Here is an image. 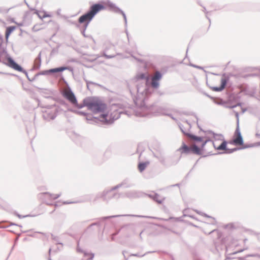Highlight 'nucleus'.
I'll use <instances>...</instances> for the list:
<instances>
[{"label": "nucleus", "mask_w": 260, "mask_h": 260, "mask_svg": "<svg viewBox=\"0 0 260 260\" xmlns=\"http://www.w3.org/2000/svg\"><path fill=\"white\" fill-rule=\"evenodd\" d=\"M148 87L145 86H139L137 87V94L135 101V104L140 108H143L146 110L148 111V113L152 114L154 115H165L167 116L171 115V114H168L166 113V109L161 107L158 106L156 104L150 105L149 106L146 105L145 101L147 98L148 95Z\"/></svg>", "instance_id": "1"}, {"label": "nucleus", "mask_w": 260, "mask_h": 260, "mask_svg": "<svg viewBox=\"0 0 260 260\" xmlns=\"http://www.w3.org/2000/svg\"><path fill=\"white\" fill-rule=\"evenodd\" d=\"M105 6L100 3H96L91 5L88 11L84 14L80 16L78 18V23L83 24L82 28L84 31H86L89 23L93 19L94 16L101 10H105Z\"/></svg>", "instance_id": "2"}, {"label": "nucleus", "mask_w": 260, "mask_h": 260, "mask_svg": "<svg viewBox=\"0 0 260 260\" xmlns=\"http://www.w3.org/2000/svg\"><path fill=\"white\" fill-rule=\"evenodd\" d=\"M133 185L129 178H126L121 183L113 187L109 190H104L103 192H99L95 195H90L89 200L94 202L99 198H103L104 200H107L112 198H117L118 196L113 192L115 189L122 186L125 188H129Z\"/></svg>", "instance_id": "3"}, {"label": "nucleus", "mask_w": 260, "mask_h": 260, "mask_svg": "<svg viewBox=\"0 0 260 260\" xmlns=\"http://www.w3.org/2000/svg\"><path fill=\"white\" fill-rule=\"evenodd\" d=\"M108 114L107 113H102L100 114L99 117L93 116L92 114L86 113L85 115L86 119L89 124H99L108 125L112 123L114 120L117 119L118 117L114 119H108Z\"/></svg>", "instance_id": "4"}, {"label": "nucleus", "mask_w": 260, "mask_h": 260, "mask_svg": "<svg viewBox=\"0 0 260 260\" xmlns=\"http://www.w3.org/2000/svg\"><path fill=\"white\" fill-rule=\"evenodd\" d=\"M45 109L42 111L43 119L46 121L54 120L57 116L59 107L55 104L47 105L44 107Z\"/></svg>", "instance_id": "5"}, {"label": "nucleus", "mask_w": 260, "mask_h": 260, "mask_svg": "<svg viewBox=\"0 0 260 260\" xmlns=\"http://www.w3.org/2000/svg\"><path fill=\"white\" fill-rule=\"evenodd\" d=\"M107 104L101 100H93L90 98L89 109L93 114L104 113L107 109Z\"/></svg>", "instance_id": "6"}, {"label": "nucleus", "mask_w": 260, "mask_h": 260, "mask_svg": "<svg viewBox=\"0 0 260 260\" xmlns=\"http://www.w3.org/2000/svg\"><path fill=\"white\" fill-rule=\"evenodd\" d=\"M177 150L180 152L182 154H194L201 155L199 147L196 144H193L192 146H189L184 142H183L181 146Z\"/></svg>", "instance_id": "7"}, {"label": "nucleus", "mask_w": 260, "mask_h": 260, "mask_svg": "<svg viewBox=\"0 0 260 260\" xmlns=\"http://www.w3.org/2000/svg\"><path fill=\"white\" fill-rule=\"evenodd\" d=\"M7 55L8 56L7 57V62H3V63L16 71L24 73L28 80L31 82V78L29 77L27 71L20 64L17 63L9 54H7Z\"/></svg>", "instance_id": "8"}, {"label": "nucleus", "mask_w": 260, "mask_h": 260, "mask_svg": "<svg viewBox=\"0 0 260 260\" xmlns=\"http://www.w3.org/2000/svg\"><path fill=\"white\" fill-rule=\"evenodd\" d=\"M107 5L109 7V9L110 10L112 11L114 13L120 14L122 15L124 20L125 25H127V19H126V16L125 13L121 9H120L119 7L116 6V5L115 4L113 3L112 2H111L110 1H108Z\"/></svg>", "instance_id": "9"}, {"label": "nucleus", "mask_w": 260, "mask_h": 260, "mask_svg": "<svg viewBox=\"0 0 260 260\" xmlns=\"http://www.w3.org/2000/svg\"><path fill=\"white\" fill-rule=\"evenodd\" d=\"M229 80V78L228 77H226L223 78H222L221 80V83H220V85L219 86H218V87H217V86L211 87L210 88L212 89V90H213L214 91H217V92L221 91L225 88Z\"/></svg>", "instance_id": "10"}, {"label": "nucleus", "mask_w": 260, "mask_h": 260, "mask_svg": "<svg viewBox=\"0 0 260 260\" xmlns=\"http://www.w3.org/2000/svg\"><path fill=\"white\" fill-rule=\"evenodd\" d=\"M63 96L67 99L72 105L73 104H77V98L72 90L68 92H65L63 94Z\"/></svg>", "instance_id": "11"}, {"label": "nucleus", "mask_w": 260, "mask_h": 260, "mask_svg": "<svg viewBox=\"0 0 260 260\" xmlns=\"http://www.w3.org/2000/svg\"><path fill=\"white\" fill-rule=\"evenodd\" d=\"M135 78L137 80H142V79H145L146 81H145V83L144 85H137V88L138 87V86H147V87H148V94H150L151 93V92L150 91V89H149V87L148 86L147 84V83L148 82V77L146 76L145 75V74L144 73H141L140 74H137L136 77H135Z\"/></svg>", "instance_id": "12"}, {"label": "nucleus", "mask_w": 260, "mask_h": 260, "mask_svg": "<svg viewBox=\"0 0 260 260\" xmlns=\"http://www.w3.org/2000/svg\"><path fill=\"white\" fill-rule=\"evenodd\" d=\"M240 150H241V148L240 147H236V148L230 149V148H228L227 147V145H226V148L223 150L225 151L224 152H218L217 153H216L215 154H224V153L231 154L236 151ZM214 154H212L211 152H210L208 153V155H204L203 157H206L207 156L212 155H214Z\"/></svg>", "instance_id": "13"}, {"label": "nucleus", "mask_w": 260, "mask_h": 260, "mask_svg": "<svg viewBox=\"0 0 260 260\" xmlns=\"http://www.w3.org/2000/svg\"><path fill=\"white\" fill-rule=\"evenodd\" d=\"M236 116L237 118V127L235 132L234 137L236 136L237 138L241 143L243 142V137L241 135V133L240 131L239 125V113L238 112H236Z\"/></svg>", "instance_id": "14"}, {"label": "nucleus", "mask_w": 260, "mask_h": 260, "mask_svg": "<svg viewBox=\"0 0 260 260\" xmlns=\"http://www.w3.org/2000/svg\"><path fill=\"white\" fill-rule=\"evenodd\" d=\"M89 103H90V98L87 97L85 98L83 100L82 104H79L78 103V101H77V104H73V105L75 106L78 109H81L84 107H87L88 109H89Z\"/></svg>", "instance_id": "15"}, {"label": "nucleus", "mask_w": 260, "mask_h": 260, "mask_svg": "<svg viewBox=\"0 0 260 260\" xmlns=\"http://www.w3.org/2000/svg\"><path fill=\"white\" fill-rule=\"evenodd\" d=\"M185 135L191 140L194 141V142L198 143V142H201L203 141V137L201 136H198L194 134H191V133H187L185 134Z\"/></svg>", "instance_id": "16"}, {"label": "nucleus", "mask_w": 260, "mask_h": 260, "mask_svg": "<svg viewBox=\"0 0 260 260\" xmlns=\"http://www.w3.org/2000/svg\"><path fill=\"white\" fill-rule=\"evenodd\" d=\"M32 16L30 12H26L23 17V21L26 25H28L31 23Z\"/></svg>", "instance_id": "17"}, {"label": "nucleus", "mask_w": 260, "mask_h": 260, "mask_svg": "<svg viewBox=\"0 0 260 260\" xmlns=\"http://www.w3.org/2000/svg\"><path fill=\"white\" fill-rule=\"evenodd\" d=\"M16 28V26H10L6 28V32H5V39L6 42L8 41V39L10 35L13 32V31L15 30Z\"/></svg>", "instance_id": "18"}, {"label": "nucleus", "mask_w": 260, "mask_h": 260, "mask_svg": "<svg viewBox=\"0 0 260 260\" xmlns=\"http://www.w3.org/2000/svg\"><path fill=\"white\" fill-rule=\"evenodd\" d=\"M212 143L215 149L217 150H223L226 148V145H227L228 142L225 140H223L222 143L217 147L216 146L214 142H213Z\"/></svg>", "instance_id": "19"}, {"label": "nucleus", "mask_w": 260, "mask_h": 260, "mask_svg": "<svg viewBox=\"0 0 260 260\" xmlns=\"http://www.w3.org/2000/svg\"><path fill=\"white\" fill-rule=\"evenodd\" d=\"M149 198L153 200L154 201L158 204H161L162 202V200H158L159 194L157 193H153L152 194H147Z\"/></svg>", "instance_id": "20"}, {"label": "nucleus", "mask_w": 260, "mask_h": 260, "mask_svg": "<svg viewBox=\"0 0 260 260\" xmlns=\"http://www.w3.org/2000/svg\"><path fill=\"white\" fill-rule=\"evenodd\" d=\"M149 164V162L148 161L141 162L139 163L138 166L139 171L141 173L144 171Z\"/></svg>", "instance_id": "21"}, {"label": "nucleus", "mask_w": 260, "mask_h": 260, "mask_svg": "<svg viewBox=\"0 0 260 260\" xmlns=\"http://www.w3.org/2000/svg\"><path fill=\"white\" fill-rule=\"evenodd\" d=\"M65 68L64 66L59 67L58 68H55L50 69L51 74H55L57 73H61L65 71Z\"/></svg>", "instance_id": "22"}, {"label": "nucleus", "mask_w": 260, "mask_h": 260, "mask_svg": "<svg viewBox=\"0 0 260 260\" xmlns=\"http://www.w3.org/2000/svg\"><path fill=\"white\" fill-rule=\"evenodd\" d=\"M42 194L43 195L46 196L53 200H56V199H58L60 196V194H51L48 192H44Z\"/></svg>", "instance_id": "23"}, {"label": "nucleus", "mask_w": 260, "mask_h": 260, "mask_svg": "<svg viewBox=\"0 0 260 260\" xmlns=\"http://www.w3.org/2000/svg\"><path fill=\"white\" fill-rule=\"evenodd\" d=\"M68 111H70L72 113H74L75 114H78V115H82V116H85L86 115V112H83V111H78V110H75V109H68Z\"/></svg>", "instance_id": "24"}, {"label": "nucleus", "mask_w": 260, "mask_h": 260, "mask_svg": "<svg viewBox=\"0 0 260 260\" xmlns=\"http://www.w3.org/2000/svg\"><path fill=\"white\" fill-rule=\"evenodd\" d=\"M196 212L199 214L201 215H202V216H203L204 217L212 218L213 220V222H211L212 224H216V221L215 218L214 217L210 216L207 215V214H206L205 213H203V212H199L198 211H197Z\"/></svg>", "instance_id": "25"}, {"label": "nucleus", "mask_w": 260, "mask_h": 260, "mask_svg": "<svg viewBox=\"0 0 260 260\" xmlns=\"http://www.w3.org/2000/svg\"><path fill=\"white\" fill-rule=\"evenodd\" d=\"M154 156L157 158L158 160L163 165H166V159L165 158V157L164 156H162V155L161 154H159V155H156V154H154Z\"/></svg>", "instance_id": "26"}, {"label": "nucleus", "mask_w": 260, "mask_h": 260, "mask_svg": "<svg viewBox=\"0 0 260 260\" xmlns=\"http://www.w3.org/2000/svg\"><path fill=\"white\" fill-rule=\"evenodd\" d=\"M162 76V75L160 72L156 71L155 75L153 77H152L151 78H152L155 80L159 81L161 79Z\"/></svg>", "instance_id": "27"}, {"label": "nucleus", "mask_w": 260, "mask_h": 260, "mask_svg": "<svg viewBox=\"0 0 260 260\" xmlns=\"http://www.w3.org/2000/svg\"><path fill=\"white\" fill-rule=\"evenodd\" d=\"M152 87L154 89H157L158 88L159 86V81L155 80L152 78H151V83Z\"/></svg>", "instance_id": "28"}, {"label": "nucleus", "mask_w": 260, "mask_h": 260, "mask_svg": "<svg viewBox=\"0 0 260 260\" xmlns=\"http://www.w3.org/2000/svg\"><path fill=\"white\" fill-rule=\"evenodd\" d=\"M84 80H85V81L86 82V85H87V88L88 89L90 90L89 89V85L90 84H92V85H95V86H99V87H102V86L99 84V83H95V82H93L92 81H89L85 79H84Z\"/></svg>", "instance_id": "29"}, {"label": "nucleus", "mask_w": 260, "mask_h": 260, "mask_svg": "<svg viewBox=\"0 0 260 260\" xmlns=\"http://www.w3.org/2000/svg\"><path fill=\"white\" fill-rule=\"evenodd\" d=\"M214 139L216 141H223V140H225L224 138V136L222 134H216L213 135Z\"/></svg>", "instance_id": "30"}, {"label": "nucleus", "mask_w": 260, "mask_h": 260, "mask_svg": "<svg viewBox=\"0 0 260 260\" xmlns=\"http://www.w3.org/2000/svg\"><path fill=\"white\" fill-rule=\"evenodd\" d=\"M229 143L236 146L243 145V142L241 143L237 138L235 137L233 140L229 142Z\"/></svg>", "instance_id": "31"}, {"label": "nucleus", "mask_w": 260, "mask_h": 260, "mask_svg": "<svg viewBox=\"0 0 260 260\" xmlns=\"http://www.w3.org/2000/svg\"><path fill=\"white\" fill-rule=\"evenodd\" d=\"M38 61H39V64L36 67V69H39L41 65V52L39 53L37 57L35 59L36 63H37Z\"/></svg>", "instance_id": "32"}, {"label": "nucleus", "mask_w": 260, "mask_h": 260, "mask_svg": "<svg viewBox=\"0 0 260 260\" xmlns=\"http://www.w3.org/2000/svg\"><path fill=\"white\" fill-rule=\"evenodd\" d=\"M49 74H51L50 69L47 70L42 71L36 74V76H39L40 75H47Z\"/></svg>", "instance_id": "33"}, {"label": "nucleus", "mask_w": 260, "mask_h": 260, "mask_svg": "<svg viewBox=\"0 0 260 260\" xmlns=\"http://www.w3.org/2000/svg\"><path fill=\"white\" fill-rule=\"evenodd\" d=\"M11 225H18L17 224H15L14 223H11L9 224H4V223H3V222L0 223V228L1 229H5V228L10 226Z\"/></svg>", "instance_id": "34"}, {"label": "nucleus", "mask_w": 260, "mask_h": 260, "mask_svg": "<svg viewBox=\"0 0 260 260\" xmlns=\"http://www.w3.org/2000/svg\"><path fill=\"white\" fill-rule=\"evenodd\" d=\"M223 107L228 109H233L235 108V106H234V105H232L231 103L229 102H225Z\"/></svg>", "instance_id": "35"}, {"label": "nucleus", "mask_w": 260, "mask_h": 260, "mask_svg": "<svg viewBox=\"0 0 260 260\" xmlns=\"http://www.w3.org/2000/svg\"><path fill=\"white\" fill-rule=\"evenodd\" d=\"M128 231H132L134 234H136V227L134 225L127 226L125 228Z\"/></svg>", "instance_id": "36"}, {"label": "nucleus", "mask_w": 260, "mask_h": 260, "mask_svg": "<svg viewBox=\"0 0 260 260\" xmlns=\"http://www.w3.org/2000/svg\"><path fill=\"white\" fill-rule=\"evenodd\" d=\"M12 8H6L5 7H0V13H8Z\"/></svg>", "instance_id": "37"}, {"label": "nucleus", "mask_w": 260, "mask_h": 260, "mask_svg": "<svg viewBox=\"0 0 260 260\" xmlns=\"http://www.w3.org/2000/svg\"><path fill=\"white\" fill-rule=\"evenodd\" d=\"M259 76V75L257 74L250 73V74H245V75H243V78H247L248 77H256V76Z\"/></svg>", "instance_id": "38"}, {"label": "nucleus", "mask_w": 260, "mask_h": 260, "mask_svg": "<svg viewBox=\"0 0 260 260\" xmlns=\"http://www.w3.org/2000/svg\"><path fill=\"white\" fill-rule=\"evenodd\" d=\"M242 146V147H240L241 149H244L248 148H251V147H254L253 143L250 144H244L243 143V145H240Z\"/></svg>", "instance_id": "39"}, {"label": "nucleus", "mask_w": 260, "mask_h": 260, "mask_svg": "<svg viewBox=\"0 0 260 260\" xmlns=\"http://www.w3.org/2000/svg\"><path fill=\"white\" fill-rule=\"evenodd\" d=\"M84 254L85 256L90 255V257L88 258L87 260H93V258L94 256V254L93 253H89L87 252H84Z\"/></svg>", "instance_id": "40"}, {"label": "nucleus", "mask_w": 260, "mask_h": 260, "mask_svg": "<svg viewBox=\"0 0 260 260\" xmlns=\"http://www.w3.org/2000/svg\"><path fill=\"white\" fill-rule=\"evenodd\" d=\"M152 252H154V251H148V252H147L146 253H145V254H142V255H139V254H138V253L131 254L130 255V256H136V257H143V256H144V255H145L146 254H147V253H152Z\"/></svg>", "instance_id": "41"}, {"label": "nucleus", "mask_w": 260, "mask_h": 260, "mask_svg": "<svg viewBox=\"0 0 260 260\" xmlns=\"http://www.w3.org/2000/svg\"><path fill=\"white\" fill-rule=\"evenodd\" d=\"M103 56L107 59L113 58L116 56L115 54L108 55L105 52H103Z\"/></svg>", "instance_id": "42"}, {"label": "nucleus", "mask_w": 260, "mask_h": 260, "mask_svg": "<svg viewBox=\"0 0 260 260\" xmlns=\"http://www.w3.org/2000/svg\"><path fill=\"white\" fill-rule=\"evenodd\" d=\"M51 238L53 240L57 242V244H61L62 245V243L59 242V238L57 236H54L53 234H51Z\"/></svg>", "instance_id": "43"}, {"label": "nucleus", "mask_w": 260, "mask_h": 260, "mask_svg": "<svg viewBox=\"0 0 260 260\" xmlns=\"http://www.w3.org/2000/svg\"><path fill=\"white\" fill-rule=\"evenodd\" d=\"M202 144L200 147H199L200 151H201V155L202 154V151L204 150V147L205 145H206V143L203 140V141L201 142Z\"/></svg>", "instance_id": "44"}, {"label": "nucleus", "mask_w": 260, "mask_h": 260, "mask_svg": "<svg viewBox=\"0 0 260 260\" xmlns=\"http://www.w3.org/2000/svg\"><path fill=\"white\" fill-rule=\"evenodd\" d=\"M202 7H203V11L205 13V14H206V18H207V19L209 20V23H210H210H211V19H210V18H209V17L208 16V15H207V14H208V13L209 12H208V11H207L206 9V8H205V7H204V6H202Z\"/></svg>", "instance_id": "45"}, {"label": "nucleus", "mask_w": 260, "mask_h": 260, "mask_svg": "<svg viewBox=\"0 0 260 260\" xmlns=\"http://www.w3.org/2000/svg\"><path fill=\"white\" fill-rule=\"evenodd\" d=\"M225 101H224L222 99H220L219 102H215V103L218 105H222L224 106Z\"/></svg>", "instance_id": "46"}, {"label": "nucleus", "mask_w": 260, "mask_h": 260, "mask_svg": "<svg viewBox=\"0 0 260 260\" xmlns=\"http://www.w3.org/2000/svg\"><path fill=\"white\" fill-rule=\"evenodd\" d=\"M31 10H34L35 11V12L34 13L36 14V15H37V16L41 19V18H42V16H41L40 13H39V11L37 10H35V9H32V8H31L30 9Z\"/></svg>", "instance_id": "47"}, {"label": "nucleus", "mask_w": 260, "mask_h": 260, "mask_svg": "<svg viewBox=\"0 0 260 260\" xmlns=\"http://www.w3.org/2000/svg\"><path fill=\"white\" fill-rule=\"evenodd\" d=\"M51 17V15L47 14L46 12H44V15L42 16V18H41V19L43 20L44 18L46 17Z\"/></svg>", "instance_id": "48"}, {"label": "nucleus", "mask_w": 260, "mask_h": 260, "mask_svg": "<svg viewBox=\"0 0 260 260\" xmlns=\"http://www.w3.org/2000/svg\"><path fill=\"white\" fill-rule=\"evenodd\" d=\"M191 67H192L193 68H195L196 69H203V68L201 67V66H197V65H196V64H192V63H190L189 64Z\"/></svg>", "instance_id": "49"}, {"label": "nucleus", "mask_w": 260, "mask_h": 260, "mask_svg": "<svg viewBox=\"0 0 260 260\" xmlns=\"http://www.w3.org/2000/svg\"><path fill=\"white\" fill-rule=\"evenodd\" d=\"M81 34L83 35V36L85 37V38H87V37H89V38H91V39H92V40L94 41L93 39L92 38V37L91 36H86V34H85V31H83V29H81Z\"/></svg>", "instance_id": "50"}, {"label": "nucleus", "mask_w": 260, "mask_h": 260, "mask_svg": "<svg viewBox=\"0 0 260 260\" xmlns=\"http://www.w3.org/2000/svg\"><path fill=\"white\" fill-rule=\"evenodd\" d=\"M120 216V215H113V216H106V217H103L102 219H109V218H114V217H119Z\"/></svg>", "instance_id": "51"}, {"label": "nucleus", "mask_w": 260, "mask_h": 260, "mask_svg": "<svg viewBox=\"0 0 260 260\" xmlns=\"http://www.w3.org/2000/svg\"><path fill=\"white\" fill-rule=\"evenodd\" d=\"M258 254H247L245 256V257H257L258 256Z\"/></svg>", "instance_id": "52"}, {"label": "nucleus", "mask_w": 260, "mask_h": 260, "mask_svg": "<svg viewBox=\"0 0 260 260\" xmlns=\"http://www.w3.org/2000/svg\"><path fill=\"white\" fill-rule=\"evenodd\" d=\"M204 132L205 133H207L208 134H211L213 136L215 134V133L213 131H211V130H208V131H204Z\"/></svg>", "instance_id": "53"}, {"label": "nucleus", "mask_w": 260, "mask_h": 260, "mask_svg": "<svg viewBox=\"0 0 260 260\" xmlns=\"http://www.w3.org/2000/svg\"><path fill=\"white\" fill-rule=\"evenodd\" d=\"M244 250H245V249H241L239 250L238 251H235V252L231 253V255L236 254L238 253H241V252L244 251Z\"/></svg>", "instance_id": "54"}, {"label": "nucleus", "mask_w": 260, "mask_h": 260, "mask_svg": "<svg viewBox=\"0 0 260 260\" xmlns=\"http://www.w3.org/2000/svg\"><path fill=\"white\" fill-rule=\"evenodd\" d=\"M93 225H98V226H100V223L99 222H94V223H92V224H91L89 226H88V228L93 226Z\"/></svg>", "instance_id": "55"}, {"label": "nucleus", "mask_w": 260, "mask_h": 260, "mask_svg": "<svg viewBox=\"0 0 260 260\" xmlns=\"http://www.w3.org/2000/svg\"><path fill=\"white\" fill-rule=\"evenodd\" d=\"M64 67L65 68H66V69H65V70H69V71H71V72H73V68H72V67H65V66H64Z\"/></svg>", "instance_id": "56"}, {"label": "nucleus", "mask_w": 260, "mask_h": 260, "mask_svg": "<svg viewBox=\"0 0 260 260\" xmlns=\"http://www.w3.org/2000/svg\"><path fill=\"white\" fill-rule=\"evenodd\" d=\"M189 115H193L195 117L196 120H197V121L198 122V120H199V118L198 117V116H197V115L193 113V112H191Z\"/></svg>", "instance_id": "57"}, {"label": "nucleus", "mask_w": 260, "mask_h": 260, "mask_svg": "<svg viewBox=\"0 0 260 260\" xmlns=\"http://www.w3.org/2000/svg\"><path fill=\"white\" fill-rule=\"evenodd\" d=\"M16 215L19 218H24V217H27V216H29V215H25V216H21V215L19 214L18 213H16Z\"/></svg>", "instance_id": "58"}, {"label": "nucleus", "mask_w": 260, "mask_h": 260, "mask_svg": "<svg viewBox=\"0 0 260 260\" xmlns=\"http://www.w3.org/2000/svg\"><path fill=\"white\" fill-rule=\"evenodd\" d=\"M206 143H207L209 142H213V141L210 139L209 138H207L205 140H204Z\"/></svg>", "instance_id": "59"}, {"label": "nucleus", "mask_w": 260, "mask_h": 260, "mask_svg": "<svg viewBox=\"0 0 260 260\" xmlns=\"http://www.w3.org/2000/svg\"><path fill=\"white\" fill-rule=\"evenodd\" d=\"M15 23L17 24L19 26H23V25H25V23H24L23 21L22 22H20V23L15 22Z\"/></svg>", "instance_id": "60"}, {"label": "nucleus", "mask_w": 260, "mask_h": 260, "mask_svg": "<svg viewBox=\"0 0 260 260\" xmlns=\"http://www.w3.org/2000/svg\"><path fill=\"white\" fill-rule=\"evenodd\" d=\"M254 147H257L260 146V142L253 143Z\"/></svg>", "instance_id": "61"}, {"label": "nucleus", "mask_w": 260, "mask_h": 260, "mask_svg": "<svg viewBox=\"0 0 260 260\" xmlns=\"http://www.w3.org/2000/svg\"><path fill=\"white\" fill-rule=\"evenodd\" d=\"M187 210H188V209H185L183 210V213L184 216H186V213L187 212Z\"/></svg>", "instance_id": "62"}, {"label": "nucleus", "mask_w": 260, "mask_h": 260, "mask_svg": "<svg viewBox=\"0 0 260 260\" xmlns=\"http://www.w3.org/2000/svg\"><path fill=\"white\" fill-rule=\"evenodd\" d=\"M127 252L126 251H122V254L124 256V257L125 258V260H128V258H126L125 256V253H126Z\"/></svg>", "instance_id": "63"}, {"label": "nucleus", "mask_w": 260, "mask_h": 260, "mask_svg": "<svg viewBox=\"0 0 260 260\" xmlns=\"http://www.w3.org/2000/svg\"><path fill=\"white\" fill-rule=\"evenodd\" d=\"M77 250L78 252H83V253H84V251H83L82 250H81V249H80V248H79V246H78V247H77Z\"/></svg>", "instance_id": "64"}]
</instances>
